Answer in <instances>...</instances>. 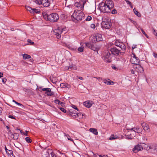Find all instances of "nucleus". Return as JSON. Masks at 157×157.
I'll use <instances>...</instances> for the list:
<instances>
[{"mask_svg":"<svg viewBox=\"0 0 157 157\" xmlns=\"http://www.w3.org/2000/svg\"><path fill=\"white\" fill-rule=\"evenodd\" d=\"M114 6L113 2L111 0H106L105 2H102L99 4L100 11L104 13H110L111 11V9Z\"/></svg>","mask_w":157,"mask_h":157,"instance_id":"nucleus-1","label":"nucleus"},{"mask_svg":"<svg viewBox=\"0 0 157 157\" xmlns=\"http://www.w3.org/2000/svg\"><path fill=\"white\" fill-rule=\"evenodd\" d=\"M44 19L47 21H49L52 22H56L59 19L58 15L56 13H54L48 14L44 13L43 14Z\"/></svg>","mask_w":157,"mask_h":157,"instance_id":"nucleus-2","label":"nucleus"},{"mask_svg":"<svg viewBox=\"0 0 157 157\" xmlns=\"http://www.w3.org/2000/svg\"><path fill=\"white\" fill-rule=\"evenodd\" d=\"M73 21H80L84 17V14L81 11L79 10H75L72 15L71 16Z\"/></svg>","mask_w":157,"mask_h":157,"instance_id":"nucleus-3","label":"nucleus"},{"mask_svg":"<svg viewBox=\"0 0 157 157\" xmlns=\"http://www.w3.org/2000/svg\"><path fill=\"white\" fill-rule=\"evenodd\" d=\"M103 55L102 58L104 61L108 63L111 62V56L110 51L108 50L105 51Z\"/></svg>","mask_w":157,"mask_h":157,"instance_id":"nucleus-4","label":"nucleus"},{"mask_svg":"<svg viewBox=\"0 0 157 157\" xmlns=\"http://www.w3.org/2000/svg\"><path fill=\"white\" fill-rule=\"evenodd\" d=\"M33 1L39 5H43L45 7H48L50 4L49 0H33Z\"/></svg>","mask_w":157,"mask_h":157,"instance_id":"nucleus-5","label":"nucleus"},{"mask_svg":"<svg viewBox=\"0 0 157 157\" xmlns=\"http://www.w3.org/2000/svg\"><path fill=\"white\" fill-rule=\"evenodd\" d=\"M64 30L63 28L60 27H58L57 29L54 30L53 32L54 33V34L56 36L58 39H59L61 38V34Z\"/></svg>","mask_w":157,"mask_h":157,"instance_id":"nucleus-6","label":"nucleus"},{"mask_svg":"<svg viewBox=\"0 0 157 157\" xmlns=\"http://www.w3.org/2000/svg\"><path fill=\"white\" fill-rule=\"evenodd\" d=\"M103 38L102 35L100 34L97 33L93 36L91 39V41L93 43H96V42H99L102 41Z\"/></svg>","mask_w":157,"mask_h":157,"instance_id":"nucleus-7","label":"nucleus"},{"mask_svg":"<svg viewBox=\"0 0 157 157\" xmlns=\"http://www.w3.org/2000/svg\"><path fill=\"white\" fill-rule=\"evenodd\" d=\"M120 40H116L115 42V45L120 48L122 50H125L126 48L124 44L122 42L119 41Z\"/></svg>","mask_w":157,"mask_h":157,"instance_id":"nucleus-8","label":"nucleus"},{"mask_svg":"<svg viewBox=\"0 0 157 157\" xmlns=\"http://www.w3.org/2000/svg\"><path fill=\"white\" fill-rule=\"evenodd\" d=\"M86 46L89 48L94 51H97L98 48L95 45L91 42H87L85 44Z\"/></svg>","mask_w":157,"mask_h":157,"instance_id":"nucleus-9","label":"nucleus"},{"mask_svg":"<svg viewBox=\"0 0 157 157\" xmlns=\"http://www.w3.org/2000/svg\"><path fill=\"white\" fill-rule=\"evenodd\" d=\"M110 52L112 55L117 56L121 53L120 51L115 47H113L110 49Z\"/></svg>","mask_w":157,"mask_h":157,"instance_id":"nucleus-10","label":"nucleus"},{"mask_svg":"<svg viewBox=\"0 0 157 157\" xmlns=\"http://www.w3.org/2000/svg\"><path fill=\"white\" fill-rule=\"evenodd\" d=\"M143 149V147L141 144H138L135 146L132 151L134 153H137Z\"/></svg>","mask_w":157,"mask_h":157,"instance_id":"nucleus-11","label":"nucleus"},{"mask_svg":"<svg viewBox=\"0 0 157 157\" xmlns=\"http://www.w3.org/2000/svg\"><path fill=\"white\" fill-rule=\"evenodd\" d=\"M134 68L138 73H142L144 72V69L143 67L139 64L134 66Z\"/></svg>","mask_w":157,"mask_h":157,"instance_id":"nucleus-12","label":"nucleus"},{"mask_svg":"<svg viewBox=\"0 0 157 157\" xmlns=\"http://www.w3.org/2000/svg\"><path fill=\"white\" fill-rule=\"evenodd\" d=\"M42 90L45 91V94L48 96H52L54 94L53 92L51 91V89L50 88H44L42 89Z\"/></svg>","mask_w":157,"mask_h":157,"instance_id":"nucleus-13","label":"nucleus"},{"mask_svg":"<svg viewBox=\"0 0 157 157\" xmlns=\"http://www.w3.org/2000/svg\"><path fill=\"white\" fill-rule=\"evenodd\" d=\"M140 60L137 57H132L131 59V62L132 63L136 65L139 63Z\"/></svg>","mask_w":157,"mask_h":157,"instance_id":"nucleus-14","label":"nucleus"},{"mask_svg":"<svg viewBox=\"0 0 157 157\" xmlns=\"http://www.w3.org/2000/svg\"><path fill=\"white\" fill-rule=\"evenodd\" d=\"M101 25L103 28H105L106 29H109L110 28V24L107 22L103 21Z\"/></svg>","mask_w":157,"mask_h":157,"instance_id":"nucleus-15","label":"nucleus"},{"mask_svg":"<svg viewBox=\"0 0 157 157\" xmlns=\"http://www.w3.org/2000/svg\"><path fill=\"white\" fill-rule=\"evenodd\" d=\"M141 125L144 130L145 131H147L148 132H150V131L149 126L147 124L144 122L143 123H141Z\"/></svg>","mask_w":157,"mask_h":157,"instance_id":"nucleus-16","label":"nucleus"},{"mask_svg":"<svg viewBox=\"0 0 157 157\" xmlns=\"http://www.w3.org/2000/svg\"><path fill=\"white\" fill-rule=\"evenodd\" d=\"M92 104L93 102L89 101H86L83 102V105L88 108L91 107Z\"/></svg>","mask_w":157,"mask_h":157,"instance_id":"nucleus-17","label":"nucleus"},{"mask_svg":"<svg viewBox=\"0 0 157 157\" xmlns=\"http://www.w3.org/2000/svg\"><path fill=\"white\" fill-rule=\"evenodd\" d=\"M51 149H48L47 151L44 154L43 156L44 157H50L49 154L50 153H51Z\"/></svg>","mask_w":157,"mask_h":157,"instance_id":"nucleus-18","label":"nucleus"},{"mask_svg":"<svg viewBox=\"0 0 157 157\" xmlns=\"http://www.w3.org/2000/svg\"><path fill=\"white\" fill-rule=\"evenodd\" d=\"M90 132L92 133L95 135L98 134V132L96 129L94 128H91L89 129Z\"/></svg>","mask_w":157,"mask_h":157,"instance_id":"nucleus-19","label":"nucleus"},{"mask_svg":"<svg viewBox=\"0 0 157 157\" xmlns=\"http://www.w3.org/2000/svg\"><path fill=\"white\" fill-rule=\"evenodd\" d=\"M66 69H70L71 70H76L77 69V67L75 65H72L71 66H69V67H66Z\"/></svg>","mask_w":157,"mask_h":157,"instance_id":"nucleus-20","label":"nucleus"},{"mask_svg":"<svg viewBox=\"0 0 157 157\" xmlns=\"http://www.w3.org/2000/svg\"><path fill=\"white\" fill-rule=\"evenodd\" d=\"M19 136V135L18 134L14 133L12 136H11V138H13L14 140H17L18 139Z\"/></svg>","mask_w":157,"mask_h":157,"instance_id":"nucleus-21","label":"nucleus"},{"mask_svg":"<svg viewBox=\"0 0 157 157\" xmlns=\"http://www.w3.org/2000/svg\"><path fill=\"white\" fill-rule=\"evenodd\" d=\"M23 59H28L31 58V56L26 54H24L23 55Z\"/></svg>","mask_w":157,"mask_h":157,"instance_id":"nucleus-22","label":"nucleus"},{"mask_svg":"<svg viewBox=\"0 0 157 157\" xmlns=\"http://www.w3.org/2000/svg\"><path fill=\"white\" fill-rule=\"evenodd\" d=\"M129 130L135 132H137L136 131H140V130H139L140 129V128L138 126L136 127V128H132L131 129H129Z\"/></svg>","mask_w":157,"mask_h":157,"instance_id":"nucleus-23","label":"nucleus"},{"mask_svg":"<svg viewBox=\"0 0 157 157\" xmlns=\"http://www.w3.org/2000/svg\"><path fill=\"white\" fill-rule=\"evenodd\" d=\"M40 12V10L38 9H33V11L32 12V13H38Z\"/></svg>","mask_w":157,"mask_h":157,"instance_id":"nucleus-24","label":"nucleus"},{"mask_svg":"<svg viewBox=\"0 0 157 157\" xmlns=\"http://www.w3.org/2000/svg\"><path fill=\"white\" fill-rule=\"evenodd\" d=\"M117 138V136L116 135H112L109 137V139L110 140H113Z\"/></svg>","mask_w":157,"mask_h":157,"instance_id":"nucleus-25","label":"nucleus"},{"mask_svg":"<svg viewBox=\"0 0 157 157\" xmlns=\"http://www.w3.org/2000/svg\"><path fill=\"white\" fill-rule=\"evenodd\" d=\"M109 81H108L107 79H105L103 80V81L107 85H111L110 80L109 79H108Z\"/></svg>","mask_w":157,"mask_h":157,"instance_id":"nucleus-26","label":"nucleus"},{"mask_svg":"<svg viewBox=\"0 0 157 157\" xmlns=\"http://www.w3.org/2000/svg\"><path fill=\"white\" fill-rule=\"evenodd\" d=\"M25 8L27 10L29 11L31 13L33 11V9H32L31 7L28 6H26Z\"/></svg>","mask_w":157,"mask_h":157,"instance_id":"nucleus-27","label":"nucleus"},{"mask_svg":"<svg viewBox=\"0 0 157 157\" xmlns=\"http://www.w3.org/2000/svg\"><path fill=\"white\" fill-rule=\"evenodd\" d=\"M77 112L75 110H72V109H70L69 112V114H77Z\"/></svg>","mask_w":157,"mask_h":157,"instance_id":"nucleus-28","label":"nucleus"},{"mask_svg":"<svg viewBox=\"0 0 157 157\" xmlns=\"http://www.w3.org/2000/svg\"><path fill=\"white\" fill-rule=\"evenodd\" d=\"M152 149H153L155 152L157 153V144L153 146L152 147Z\"/></svg>","mask_w":157,"mask_h":157,"instance_id":"nucleus-29","label":"nucleus"},{"mask_svg":"<svg viewBox=\"0 0 157 157\" xmlns=\"http://www.w3.org/2000/svg\"><path fill=\"white\" fill-rule=\"evenodd\" d=\"M133 11L135 13L138 17H140L141 16V14L140 13L138 12V11H136L135 9H134L133 10Z\"/></svg>","mask_w":157,"mask_h":157,"instance_id":"nucleus-30","label":"nucleus"},{"mask_svg":"<svg viewBox=\"0 0 157 157\" xmlns=\"http://www.w3.org/2000/svg\"><path fill=\"white\" fill-rule=\"evenodd\" d=\"M25 140L26 141L29 143H31L32 141V140L29 137H26L25 138Z\"/></svg>","mask_w":157,"mask_h":157,"instance_id":"nucleus-31","label":"nucleus"},{"mask_svg":"<svg viewBox=\"0 0 157 157\" xmlns=\"http://www.w3.org/2000/svg\"><path fill=\"white\" fill-rule=\"evenodd\" d=\"M86 0H80V2L82 3V8L83 9L84 5L86 3Z\"/></svg>","mask_w":157,"mask_h":157,"instance_id":"nucleus-32","label":"nucleus"},{"mask_svg":"<svg viewBox=\"0 0 157 157\" xmlns=\"http://www.w3.org/2000/svg\"><path fill=\"white\" fill-rule=\"evenodd\" d=\"M75 6H77V7H81L82 8V4L80 2V0L79 2H77L75 3Z\"/></svg>","mask_w":157,"mask_h":157,"instance_id":"nucleus-33","label":"nucleus"},{"mask_svg":"<svg viewBox=\"0 0 157 157\" xmlns=\"http://www.w3.org/2000/svg\"><path fill=\"white\" fill-rule=\"evenodd\" d=\"M140 29L141 30V31L142 33L147 38H148V36L147 34L145 33V32L144 31L143 29L142 28H140Z\"/></svg>","mask_w":157,"mask_h":157,"instance_id":"nucleus-34","label":"nucleus"},{"mask_svg":"<svg viewBox=\"0 0 157 157\" xmlns=\"http://www.w3.org/2000/svg\"><path fill=\"white\" fill-rule=\"evenodd\" d=\"M131 134H130L129 135H125L126 138L129 139H132L133 138L132 136H131Z\"/></svg>","mask_w":157,"mask_h":157,"instance_id":"nucleus-35","label":"nucleus"},{"mask_svg":"<svg viewBox=\"0 0 157 157\" xmlns=\"http://www.w3.org/2000/svg\"><path fill=\"white\" fill-rule=\"evenodd\" d=\"M84 49V47H79L78 48V50L80 52H82L83 51V50Z\"/></svg>","mask_w":157,"mask_h":157,"instance_id":"nucleus-36","label":"nucleus"},{"mask_svg":"<svg viewBox=\"0 0 157 157\" xmlns=\"http://www.w3.org/2000/svg\"><path fill=\"white\" fill-rule=\"evenodd\" d=\"M13 134V133H12L10 130H8V135L9 136H10L11 137V136H12Z\"/></svg>","mask_w":157,"mask_h":157,"instance_id":"nucleus-37","label":"nucleus"},{"mask_svg":"<svg viewBox=\"0 0 157 157\" xmlns=\"http://www.w3.org/2000/svg\"><path fill=\"white\" fill-rule=\"evenodd\" d=\"M92 17L90 16H88L86 19V20L87 21H90Z\"/></svg>","mask_w":157,"mask_h":157,"instance_id":"nucleus-38","label":"nucleus"},{"mask_svg":"<svg viewBox=\"0 0 157 157\" xmlns=\"http://www.w3.org/2000/svg\"><path fill=\"white\" fill-rule=\"evenodd\" d=\"M60 101L58 100V99H56V100H55L54 101V102L55 103H56V104H58V105H59L60 104Z\"/></svg>","mask_w":157,"mask_h":157,"instance_id":"nucleus-39","label":"nucleus"},{"mask_svg":"<svg viewBox=\"0 0 157 157\" xmlns=\"http://www.w3.org/2000/svg\"><path fill=\"white\" fill-rule=\"evenodd\" d=\"M71 107L72 108L75 109L78 111V109L77 108V107L75 105H72Z\"/></svg>","mask_w":157,"mask_h":157,"instance_id":"nucleus-40","label":"nucleus"},{"mask_svg":"<svg viewBox=\"0 0 157 157\" xmlns=\"http://www.w3.org/2000/svg\"><path fill=\"white\" fill-rule=\"evenodd\" d=\"M59 109L61 111L63 112L64 113H66L67 111L64 108L62 107H60Z\"/></svg>","mask_w":157,"mask_h":157,"instance_id":"nucleus-41","label":"nucleus"},{"mask_svg":"<svg viewBox=\"0 0 157 157\" xmlns=\"http://www.w3.org/2000/svg\"><path fill=\"white\" fill-rule=\"evenodd\" d=\"M112 13L113 14H116L117 13V10L115 9H113L112 11H111Z\"/></svg>","mask_w":157,"mask_h":157,"instance_id":"nucleus-42","label":"nucleus"},{"mask_svg":"<svg viewBox=\"0 0 157 157\" xmlns=\"http://www.w3.org/2000/svg\"><path fill=\"white\" fill-rule=\"evenodd\" d=\"M112 68L115 70H118V68L116 67V66L114 65H113L112 66Z\"/></svg>","mask_w":157,"mask_h":157,"instance_id":"nucleus-43","label":"nucleus"},{"mask_svg":"<svg viewBox=\"0 0 157 157\" xmlns=\"http://www.w3.org/2000/svg\"><path fill=\"white\" fill-rule=\"evenodd\" d=\"M13 102H15L16 104H17V105H18L19 106H21V105H22L21 104L17 102L16 101H15L14 100H13Z\"/></svg>","mask_w":157,"mask_h":157,"instance_id":"nucleus-44","label":"nucleus"},{"mask_svg":"<svg viewBox=\"0 0 157 157\" xmlns=\"http://www.w3.org/2000/svg\"><path fill=\"white\" fill-rule=\"evenodd\" d=\"M124 0L126 2V3H127V4H128V5H129V6L131 5V3L128 0Z\"/></svg>","mask_w":157,"mask_h":157,"instance_id":"nucleus-45","label":"nucleus"},{"mask_svg":"<svg viewBox=\"0 0 157 157\" xmlns=\"http://www.w3.org/2000/svg\"><path fill=\"white\" fill-rule=\"evenodd\" d=\"M65 84L64 83H61L60 84V86L61 88L65 87Z\"/></svg>","mask_w":157,"mask_h":157,"instance_id":"nucleus-46","label":"nucleus"},{"mask_svg":"<svg viewBox=\"0 0 157 157\" xmlns=\"http://www.w3.org/2000/svg\"><path fill=\"white\" fill-rule=\"evenodd\" d=\"M81 115H82V116H83L84 115V114H82L81 113H77V117H78L80 116H81Z\"/></svg>","mask_w":157,"mask_h":157,"instance_id":"nucleus-47","label":"nucleus"},{"mask_svg":"<svg viewBox=\"0 0 157 157\" xmlns=\"http://www.w3.org/2000/svg\"><path fill=\"white\" fill-rule=\"evenodd\" d=\"M27 41L28 43H29L32 44H33L34 43L32 41V40L30 39H28Z\"/></svg>","mask_w":157,"mask_h":157,"instance_id":"nucleus-48","label":"nucleus"},{"mask_svg":"<svg viewBox=\"0 0 157 157\" xmlns=\"http://www.w3.org/2000/svg\"><path fill=\"white\" fill-rule=\"evenodd\" d=\"M6 80V79L5 78H2V82L3 83H5Z\"/></svg>","mask_w":157,"mask_h":157,"instance_id":"nucleus-49","label":"nucleus"},{"mask_svg":"<svg viewBox=\"0 0 157 157\" xmlns=\"http://www.w3.org/2000/svg\"><path fill=\"white\" fill-rule=\"evenodd\" d=\"M71 87V86L69 84L67 83L65 84V87L67 88H70Z\"/></svg>","mask_w":157,"mask_h":157,"instance_id":"nucleus-50","label":"nucleus"},{"mask_svg":"<svg viewBox=\"0 0 157 157\" xmlns=\"http://www.w3.org/2000/svg\"><path fill=\"white\" fill-rule=\"evenodd\" d=\"M8 117L10 118H11L12 119H15V120L16 119V118L14 117H13V116L11 115H9L8 116Z\"/></svg>","mask_w":157,"mask_h":157,"instance_id":"nucleus-51","label":"nucleus"},{"mask_svg":"<svg viewBox=\"0 0 157 157\" xmlns=\"http://www.w3.org/2000/svg\"><path fill=\"white\" fill-rule=\"evenodd\" d=\"M60 104L61 105V106L63 107L65 106V104L64 103L61 101L60 103Z\"/></svg>","mask_w":157,"mask_h":157,"instance_id":"nucleus-52","label":"nucleus"},{"mask_svg":"<svg viewBox=\"0 0 157 157\" xmlns=\"http://www.w3.org/2000/svg\"><path fill=\"white\" fill-rule=\"evenodd\" d=\"M50 153L51 154L52 157H54L55 154H54V152L52 151V149H51V153Z\"/></svg>","mask_w":157,"mask_h":157,"instance_id":"nucleus-53","label":"nucleus"},{"mask_svg":"<svg viewBox=\"0 0 157 157\" xmlns=\"http://www.w3.org/2000/svg\"><path fill=\"white\" fill-rule=\"evenodd\" d=\"M90 27L94 29L95 27V26L94 24H92L91 25Z\"/></svg>","mask_w":157,"mask_h":157,"instance_id":"nucleus-54","label":"nucleus"},{"mask_svg":"<svg viewBox=\"0 0 157 157\" xmlns=\"http://www.w3.org/2000/svg\"><path fill=\"white\" fill-rule=\"evenodd\" d=\"M94 78H97L99 81L101 80H102V78L99 77H94Z\"/></svg>","mask_w":157,"mask_h":157,"instance_id":"nucleus-55","label":"nucleus"},{"mask_svg":"<svg viewBox=\"0 0 157 157\" xmlns=\"http://www.w3.org/2000/svg\"><path fill=\"white\" fill-rule=\"evenodd\" d=\"M68 140H71V141H72L73 142H74L73 140L72 139H71V137L70 136H68Z\"/></svg>","mask_w":157,"mask_h":157,"instance_id":"nucleus-56","label":"nucleus"},{"mask_svg":"<svg viewBox=\"0 0 157 157\" xmlns=\"http://www.w3.org/2000/svg\"><path fill=\"white\" fill-rule=\"evenodd\" d=\"M69 115H71L72 117H77V114L75 115V114H69Z\"/></svg>","mask_w":157,"mask_h":157,"instance_id":"nucleus-57","label":"nucleus"},{"mask_svg":"<svg viewBox=\"0 0 157 157\" xmlns=\"http://www.w3.org/2000/svg\"><path fill=\"white\" fill-rule=\"evenodd\" d=\"M136 45H133L132 47V48L133 49L136 48Z\"/></svg>","mask_w":157,"mask_h":157,"instance_id":"nucleus-58","label":"nucleus"},{"mask_svg":"<svg viewBox=\"0 0 157 157\" xmlns=\"http://www.w3.org/2000/svg\"><path fill=\"white\" fill-rule=\"evenodd\" d=\"M9 151L10 152V154H11L12 156L13 155V151L11 150H9Z\"/></svg>","mask_w":157,"mask_h":157,"instance_id":"nucleus-59","label":"nucleus"},{"mask_svg":"<svg viewBox=\"0 0 157 157\" xmlns=\"http://www.w3.org/2000/svg\"><path fill=\"white\" fill-rule=\"evenodd\" d=\"M99 157H108L107 155H100Z\"/></svg>","mask_w":157,"mask_h":157,"instance_id":"nucleus-60","label":"nucleus"},{"mask_svg":"<svg viewBox=\"0 0 157 157\" xmlns=\"http://www.w3.org/2000/svg\"><path fill=\"white\" fill-rule=\"evenodd\" d=\"M131 73L133 74H135V71L133 69H132L131 71Z\"/></svg>","mask_w":157,"mask_h":157,"instance_id":"nucleus-61","label":"nucleus"},{"mask_svg":"<svg viewBox=\"0 0 157 157\" xmlns=\"http://www.w3.org/2000/svg\"><path fill=\"white\" fill-rule=\"evenodd\" d=\"M152 29H153V33H155V34H156V33H157L156 32V30L154 28H152Z\"/></svg>","mask_w":157,"mask_h":157,"instance_id":"nucleus-62","label":"nucleus"},{"mask_svg":"<svg viewBox=\"0 0 157 157\" xmlns=\"http://www.w3.org/2000/svg\"><path fill=\"white\" fill-rule=\"evenodd\" d=\"M64 135L65 136H66L67 137V138L68 139V136H70L69 135H68V134H66V133H64Z\"/></svg>","mask_w":157,"mask_h":157,"instance_id":"nucleus-63","label":"nucleus"},{"mask_svg":"<svg viewBox=\"0 0 157 157\" xmlns=\"http://www.w3.org/2000/svg\"><path fill=\"white\" fill-rule=\"evenodd\" d=\"M153 54L155 57L157 58V54L154 53Z\"/></svg>","mask_w":157,"mask_h":157,"instance_id":"nucleus-64","label":"nucleus"}]
</instances>
